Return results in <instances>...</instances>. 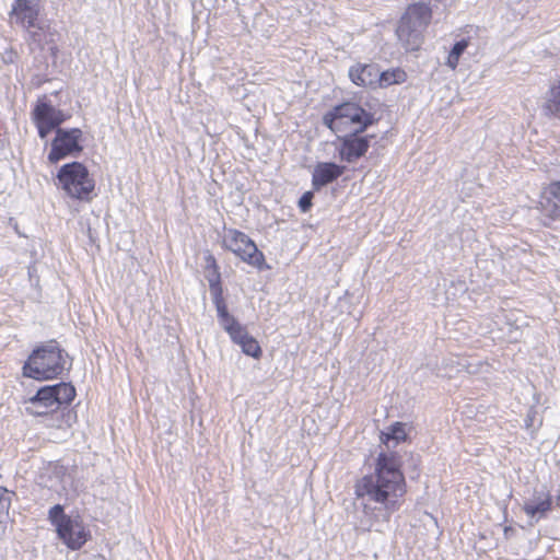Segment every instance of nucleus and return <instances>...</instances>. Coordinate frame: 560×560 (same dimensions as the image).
I'll return each mask as SVG.
<instances>
[{"mask_svg":"<svg viewBox=\"0 0 560 560\" xmlns=\"http://www.w3.org/2000/svg\"><path fill=\"white\" fill-rule=\"evenodd\" d=\"M402 467L401 456L397 452H381L375 459L374 471L355 481V499H368L378 504L388 521L402 506L408 492Z\"/></svg>","mask_w":560,"mask_h":560,"instance_id":"1","label":"nucleus"},{"mask_svg":"<svg viewBox=\"0 0 560 560\" xmlns=\"http://www.w3.org/2000/svg\"><path fill=\"white\" fill-rule=\"evenodd\" d=\"M67 358L57 341H48L33 350L22 368V373L35 381L57 378L66 369Z\"/></svg>","mask_w":560,"mask_h":560,"instance_id":"2","label":"nucleus"},{"mask_svg":"<svg viewBox=\"0 0 560 560\" xmlns=\"http://www.w3.org/2000/svg\"><path fill=\"white\" fill-rule=\"evenodd\" d=\"M432 18L433 12L429 2H415L407 5L396 26V35L406 49L417 50L421 46L423 33Z\"/></svg>","mask_w":560,"mask_h":560,"instance_id":"3","label":"nucleus"},{"mask_svg":"<svg viewBox=\"0 0 560 560\" xmlns=\"http://www.w3.org/2000/svg\"><path fill=\"white\" fill-rule=\"evenodd\" d=\"M48 520L55 527L58 538L70 550H80L92 537L89 526L82 516L68 515L61 504L51 506L48 511Z\"/></svg>","mask_w":560,"mask_h":560,"instance_id":"4","label":"nucleus"},{"mask_svg":"<svg viewBox=\"0 0 560 560\" xmlns=\"http://www.w3.org/2000/svg\"><path fill=\"white\" fill-rule=\"evenodd\" d=\"M56 180V186L70 199L91 201L94 196L95 180L81 162L73 161L60 166Z\"/></svg>","mask_w":560,"mask_h":560,"instance_id":"5","label":"nucleus"},{"mask_svg":"<svg viewBox=\"0 0 560 560\" xmlns=\"http://www.w3.org/2000/svg\"><path fill=\"white\" fill-rule=\"evenodd\" d=\"M75 395V388L70 383L43 386L27 400L26 412L35 417L52 415L62 407H68Z\"/></svg>","mask_w":560,"mask_h":560,"instance_id":"6","label":"nucleus"},{"mask_svg":"<svg viewBox=\"0 0 560 560\" xmlns=\"http://www.w3.org/2000/svg\"><path fill=\"white\" fill-rule=\"evenodd\" d=\"M324 124L334 132L355 126V132H363L374 121L373 115L359 104L345 102L324 115Z\"/></svg>","mask_w":560,"mask_h":560,"instance_id":"7","label":"nucleus"},{"mask_svg":"<svg viewBox=\"0 0 560 560\" xmlns=\"http://www.w3.org/2000/svg\"><path fill=\"white\" fill-rule=\"evenodd\" d=\"M223 249L233 253L245 264L262 270L267 268L266 258L256 243L244 232L237 229H229L222 237Z\"/></svg>","mask_w":560,"mask_h":560,"instance_id":"8","label":"nucleus"},{"mask_svg":"<svg viewBox=\"0 0 560 560\" xmlns=\"http://www.w3.org/2000/svg\"><path fill=\"white\" fill-rule=\"evenodd\" d=\"M217 314L223 329L228 332L231 340L241 347L242 352L255 360H259L262 357V349L258 340L248 332L247 328L231 315L228 308Z\"/></svg>","mask_w":560,"mask_h":560,"instance_id":"9","label":"nucleus"},{"mask_svg":"<svg viewBox=\"0 0 560 560\" xmlns=\"http://www.w3.org/2000/svg\"><path fill=\"white\" fill-rule=\"evenodd\" d=\"M83 132L79 128L57 129L55 138L51 141V148L47 155L50 164H57L59 161L74 156L82 152L81 144Z\"/></svg>","mask_w":560,"mask_h":560,"instance_id":"10","label":"nucleus"},{"mask_svg":"<svg viewBox=\"0 0 560 560\" xmlns=\"http://www.w3.org/2000/svg\"><path fill=\"white\" fill-rule=\"evenodd\" d=\"M67 118L62 110L50 104L46 95L37 98L32 110V120L42 139L46 138L52 130L60 129L59 126L63 124Z\"/></svg>","mask_w":560,"mask_h":560,"instance_id":"11","label":"nucleus"},{"mask_svg":"<svg viewBox=\"0 0 560 560\" xmlns=\"http://www.w3.org/2000/svg\"><path fill=\"white\" fill-rule=\"evenodd\" d=\"M205 261H206L207 280L209 283V289H210L213 304L215 306L217 313L223 312L225 308H228V304H226L224 295H223V287H222V278H221L220 267L218 265L215 257L212 254L206 255Z\"/></svg>","mask_w":560,"mask_h":560,"instance_id":"12","label":"nucleus"},{"mask_svg":"<svg viewBox=\"0 0 560 560\" xmlns=\"http://www.w3.org/2000/svg\"><path fill=\"white\" fill-rule=\"evenodd\" d=\"M39 2L40 0H15L10 11V18L25 28L35 27L40 14Z\"/></svg>","mask_w":560,"mask_h":560,"instance_id":"13","label":"nucleus"},{"mask_svg":"<svg viewBox=\"0 0 560 560\" xmlns=\"http://www.w3.org/2000/svg\"><path fill=\"white\" fill-rule=\"evenodd\" d=\"M359 132H353L340 139L338 154L341 161L348 163L354 162L365 155L370 148L368 137L358 136Z\"/></svg>","mask_w":560,"mask_h":560,"instance_id":"14","label":"nucleus"},{"mask_svg":"<svg viewBox=\"0 0 560 560\" xmlns=\"http://www.w3.org/2000/svg\"><path fill=\"white\" fill-rule=\"evenodd\" d=\"M349 78L357 86L376 90L380 79V69L374 63L358 62L350 67Z\"/></svg>","mask_w":560,"mask_h":560,"instance_id":"15","label":"nucleus"},{"mask_svg":"<svg viewBox=\"0 0 560 560\" xmlns=\"http://www.w3.org/2000/svg\"><path fill=\"white\" fill-rule=\"evenodd\" d=\"M346 171V166L334 162H319L315 165L312 174V185L315 190L338 179Z\"/></svg>","mask_w":560,"mask_h":560,"instance_id":"16","label":"nucleus"},{"mask_svg":"<svg viewBox=\"0 0 560 560\" xmlns=\"http://www.w3.org/2000/svg\"><path fill=\"white\" fill-rule=\"evenodd\" d=\"M540 209L551 220L560 217V182H551L544 188L540 199Z\"/></svg>","mask_w":560,"mask_h":560,"instance_id":"17","label":"nucleus"},{"mask_svg":"<svg viewBox=\"0 0 560 560\" xmlns=\"http://www.w3.org/2000/svg\"><path fill=\"white\" fill-rule=\"evenodd\" d=\"M552 495L544 492L523 505L524 513L530 518H544L552 510Z\"/></svg>","mask_w":560,"mask_h":560,"instance_id":"18","label":"nucleus"},{"mask_svg":"<svg viewBox=\"0 0 560 560\" xmlns=\"http://www.w3.org/2000/svg\"><path fill=\"white\" fill-rule=\"evenodd\" d=\"M410 430L411 425H408L405 422H394L387 428L386 431L381 432L380 441L387 448L390 447V442H393V446H396L399 443H405L408 441Z\"/></svg>","mask_w":560,"mask_h":560,"instance_id":"19","label":"nucleus"},{"mask_svg":"<svg viewBox=\"0 0 560 560\" xmlns=\"http://www.w3.org/2000/svg\"><path fill=\"white\" fill-rule=\"evenodd\" d=\"M407 79V72L400 67L380 71L377 89H387L394 84H402Z\"/></svg>","mask_w":560,"mask_h":560,"instance_id":"20","label":"nucleus"},{"mask_svg":"<svg viewBox=\"0 0 560 560\" xmlns=\"http://www.w3.org/2000/svg\"><path fill=\"white\" fill-rule=\"evenodd\" d=\"M469 44H470L469 38H463L454 44V46L450 50L446 61H445V65L451 70L457 69V67L459 65V59H460L462 55L464 54V51L469 46Z\"/></svg>","mask_w":560,"mask_h":560,"instance_id":"21","label":"nucleus"},{"mask_svg":"<svg viewBox=\"0 0 560 560\" xmlns=\"http://www.w3.org/2000/svg\"><path fill=\"white\" fill-rule=\"evenodd\" d=\"M13 495L14 492L0 486V523H4L9 520Z\"/></svg>","mask_w":560,"mask_h":560,"instance_id":"22","label":"nucleus"},{"mask_svg":"<svg viewBox=\"0 0 560 560\" xmlns=\"http://www.w3.org/2000/svg\"><path fill=\"white\" fill-rule=\"evenodd\" d=\"M313 197L314 194L312 191H305L300 200H299V208L302 212H307L313 205Z\"/></svg>","mask_w":560,"mask_h":560,"instance_id":"23","label":"nucleus"},{"mask_svg":"<svg viewBox=\"0 0 560 560\" xmlns=\"http://www.w3.org/2000/svg\"><path fill=\"white\" fill-rule=\"evenodd\" d=\"M514 528L512 526H505L503 534L506 539L511 538V536L514 534Z\"/></svg>","mask_w":560,"mask_h":560,"instance_id":"24","label":"nucleus"},{"mask_svg":"<svg viewBox=\"0 0 560 560\" xmlns=\"http://www.w3.org/2000/svg\"><path fill=\"white\" fill-rule=\"evenodd\" d=\"M363 512L365 514H371L373 512V510L369 505L364 504L363 505Z\"/></svg>","mask_w":560,"mask_h":560,"instance_id":"25","label":"nucleus"}]
</instances>
